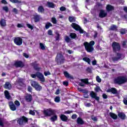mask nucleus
<instances>
[{"label":"nucleus","instance_id":"1","mask_svg":"<svg viewBox=\"0 0 127 127\" xmlns=\"http://www.w3.org/2000/svg\"><path fill=\"white\" fill-rule=\"evenodd\" d=\"M31 66L33 67L34 70L38 71V72H36L35 74H31V77L33 79H35V78H36L37 77L40 82L43 83L45 82V77H44V75H43L42 73L39 72V71H40V69H41V68L38 67V66H39V64H37V62L35 61L34 63H31Z\"/></svg>","mask_w":127,"mask_h":127},{"label":"nucleus","instance_id":"2","mask_svg":"<svg viewBox=\"0 0 127 127\" xmlns=\"http://www.w3.org/2000/svg\"><path fill=\"white\" fill-rule=\"evenodd\" d=\"M83 45L84 46L85 50L88 53H91L94 51V45H95V41H91L90 43L88 42H85L83 43Z\"/></svg>","mask_w":127,"mask_h":127},{"label":"nucleus","instance_id":"3","mask_svg":"<svg viewBox=\"0 0 127 127\" xmlns=\"http://www.w3.org/2000/svg\"><path fill=\"white\" fill-rule=\"evenodd\" d=\"M127 78L124 76H119L114 79L115 84L117 85H123L125 83H127Z\"/></svg>","mask_w":127,"mask_h":127},{"label":"nucleus","instance_id":"4","mask_svg":"<svg viewBox=\"0 0 127 127\" xmlns=\"http://www.w3.org/2000/svg\"><path fill=\"white\" fill-rule=\"evenodd\" d=\"M56 62H57L58 65H61L65 63V57L62 55V53L58 54L56 59Z\"/></svg>","mask_w":127,"mask_h":127},{"label":"nucleus","instance_id":"5","mask_svg":"<svg viewBox=\"0 0 127 127\" xmlns=\"http://www.w3.org/2000/svg\"><path fill=\"white\" fill-rule=\"evenodd\" d=\"M43 113L45 117H51V116H54V115L56 114V111L55 110L49 108L47 110H44Z\"/></svg>","mask_w":127,"mask_h":127},{"label":"nucleus","instance_id":"6","mask_svg":"<svg viewBox=\"0 0 127 127\" xmlns=\"http://www.w3.org/2000/svg\"><path fill=\"white\" fill-rule=\"evenodd\" d=\"M71 27L73 28L76 31H79V33L80 34H83V33H86V32L84 31V30L82 29V28H81V26L80 25H78V24H76V23H72L71 24Z\"/></svg>","mask_w":127,"mask_h":127},{"label":"nucleus","instance_id":"7","mask_svg":"<svg viewBox=\"0 0 127 127\" xmlns=\"http://www.w3.org/2000/svg\"><path fill=\"white\" fill-rule=\"evenodd\" d=\"M112 47L113 49V51L114 53H117L118 51H121V45L119 43L117 42H114L112 43Z\"/></svg>","mask_w":127,"mask_h":127},{"label":"nucleus","instance_id":"8","mask_svg":"<svg viewBox=\"0 0 127 127\" xmlns=\"http://www.w3.org/2000/svg\"><path fill=\"white\" fill-rule=\"evenodd\" d=\"M17 123L19 126H24L25 124L28 123V118L25 116H22L21 118L18 119Z\"/></svg>","mask_w":127,"mask_h":127},{"label":"nucleus","instance_id":"9","mask_svg":"<svg viewBox=\"0 0 127 127\" xmlns=\"http://www.w3.org/2000/svg\"><path fill=\"white\" fill-rule=\"evenodd\" d=\"M31 85L38 92H40V90H42V86H41V85H40V84H39L36 81H32L31 83Z\"/></svg>","mask_w":127,"mask_h":127},{"label":"nucleus","instance_id":"10","mask_svg":"<svg viewBox=\"0 0 127 127\" xmlns=\"http://www.w3.org/2000/svg\"><path fill=\"white\" fill-rule=\"evenodd\" d=\"M14 43L16 44V45H17V46H20V45H22V38L17 37H15L13 40Z\"/></svg>","mask_w":127,"mask_h":127},{"label":"nucleus","instance_id":"11","mask_svg":"<svg viewBox=\"0 0 127 127\" xmlns=\"http://www.w3.org/2000/svg\"><path fill=\"white\" fill-rule=\"evenodd\" d=\"M14 66H15L16 68H22L24 67V64L21 61H16L14 64Z\"/></svg>","mask_w":127,"mask_h":127},{"label":"nucleus","instance_id":"12","mask_svg":"<svg viewBox=\"0 0 127 127\" xmlns=\"http://www.w3.org/2000/svg\"><path fill=\"white\" fill-rule=\"evenodd\" d=\"M8 106L10 110L12 112H14V111H16V108H17L13 103V102L10 101L8 103Z\"/></svg>","mask_w":127,"mask_h":127},{"label":"nucleus","instance_id":"13","mask_svg":"<svg viewBox=\"0 0 127 127\" xmlns=\"http://www.w3.org/2000/svg\"><path fill=\"white\" fill-rule=\"evenodd\" d=\"M107 93H112L113 95H118V90L115 87H112L106 91Z\"/></svg>","mask_w":127,"mask_h":127},{"label":"nucleus","instance_id":"14","mask_svg":"<svg viewBox=\"0 0 127 127\" xmlns=\"http://www.w3.org/2000/svg\"><path fill=\"white\" fill-rule=\"evenodd\" d=\"M122 56L123 55L122 54L117 53V57H114L112 58V61H113V62H116V61H119V60H121Z\"/></svg>","mask_w":127,"mask_h":127},{"label":"nucleus","instance_id":"15","mask_svg":"<svg viewBox=\"0 0 127 127\" xmlns=\"http://www.w3.org/2000/svg\"><path fill=\"white\" fill-rule=\"evenodd\" d=\"M90 96L92 99H95L97 102L100 101V97L97 96V93H95L94 91H91L90 93Z\"/></svg>","mask_w":127,"mask_h":127},{"label":"nucleus","instance_id":"16","mask_svg":"<svg viewBox=\"0 0 127 127\" xmlns=\"http://www.w3.org/2000/svg\"><path fill=\"white\" fill-rule=\"evenodd\" d=\"M108 15L107 12H105V10L101 9L100 10V12L99 13V16L101 18H104V17H106V16Z\"/></svg>","mask_w":127,"mask_h":127},{"label":"nucleus","instance_id":"17","mask_svg":"<svg viewBox=\"0 0 127 127\" xmlns=\"http://www.w3.org/2000/svg\"><path fill=\"white\" fill-rule=\"evenodd\" d=\"M3 87L6 90H11V88H12L11 84L9 82H6L3 85Z\"/></svg>","mask_w":127,"mask_h":127},{"label":"nucleus","instance_id":"18","mask_svg":"<svg viewBox=\"0 0 127 127\" xmlns=\"http://www.w3.org/2000/svg\"><path fill=\"white\" fill-rule=\"evenodd\" d=\"M64 76L65 77V78H67V79H70L71 80H73V79H74V77H73V76L71 75V74H69V73H68V71H64Z\"/></svg>","mask_w":127,"mask_h":127},{"label":"nucleus","instance_id":"19","mask_svg":"<svg viewBox=\"0 0 127 127\" xmlns=\"http://www.w3.org/2000/svg\"><path fill=\"white\" fill-rule=\"evenodd\" d=\"M25 99L26 102H28V103H30V102H31L33 100L32 95H31V94H27L25 97Z\"/></svg>","mask_w":127,"mask_h":127},{"label":"nucleus","instance_id":"20","mask_svg":"<svg viewBox=\"0 0 127 127\" xmlns=\"http://www.w3.org/2000/svg\"><path fill=\"white\" fill-rule=\"evenodd\" d=\"M34 22H39L40 21V15L36 14L33 17Z\"/></svg>","mask_w":127,"mask_h":127},{"label":"nucleus","instance_id":"21","mask_svg":"<svg viewBox=\"0 0 127 127\" xmlns=\"http://www.w3.org/2000/svg\"><path fill=\"white\" fill-rule=\"evenodd\" d=\"M118 117L121 120H126V118H127L126 114H125V113H124L123 112H119L118 113Z\"/></svg>","mask_w":127,"mask_h":127},{"label":"nucleus","instance_id":"22","mask_svg":"<svg viewBox=\"0 0 127 127\" xmlns=\"http://www.w3.org/2000/svg\"><path fill=\"white\" fill-rule=\"evenodd\" d=\"M60 119L63 122H67L68 121V117L64 114H61L60 116Z\"/></svg>","mask_w":127,"mask_h":127},{"label":"nucleus","instance_id":"23","mask_svg":"<svg viewBox=\"0 0 127 127\" xmlns=\"http://www.w3.org/2000/svg\"><path fill=\"white\" fill-rule=\"evenodd\" d=\"M4 95L7 100H10V98H11V96H10V94H9V92L7 90L4 91Z\"/></svg>","mask_w":127,"mask_h":127},{"label":"nucleus","instance_id":"24","mask_svg":"<svg viewBox=\"0 0 127 127\" xmlns=\"http://www.w3.org/2000/svg\"><path fill=\"white\" fill-rule=\"evenodd\" d=\"M76 123L77 125H84L85 124V122H84V121L83 119H82L81 118H78L76 120Z\"/></svg>","mask_w":127,"mask_h":127},{"label":"nucleus","instance_id":"25","mask_svg":"<svg viewBox=\"0 0 127 127\" xmlns=\"http://www.w3.org/2000/svg\"><path fill=\"white\" fill-rule=\"evenodd\" d=\"M109 115L113 120H118V115L116 114L110 112Z\"/></svg>","mask_w":127,"mask_h":127},{"label":"nucleus","instance_id":"26","mask_svg":"<svg viewBox=\"0 0 127 127\" xmlns=\"http://www.w3.org/2000/svg\"><path fill=\"white\" fill-rule=\"evenodd\" d=\"M0 24L2 27L6 26V21L4 19L2 18L0 20Z\"/></svg>","mask_w":127,"mask_h":127},{"label":"nucleus","instance_id":"27","mask_svg":"<svg viewBox=\"0 0 127 127\" xmlns=\"http://www.w3.org/2000/svg\"><path fill=\"white\" fill-rule=\"evenodd\" d=\"M109 30H112V31H118V27L116 25H112L109 28Z\"/></svg>","mask_w":127,"mask_h":127},{"label":"nucleus","instance_id":"28","mask_svg":"<svg viewBox=\"0 0 127 127\" xmlns=\"http://www.w3.org/2000/svg\"><path fill=\"white\" fill-rule=\"evenodd\" d=\"M115 8H114V6H113L112 5L108 4L106 6V9L107 11H111L112 10H114Z\"/></svg>","mask_w":127,"mask_h":127},{"label":"nucleus","instance_id":"29","mask_svg":"<svg viewBox=\"0 0 127 127\" xmlns=\"http://www.w3.org/2000/svg\"><path fill=\"white\" fill-rule=\"evenodd\" d=\"M82 60L85 62H86L89 65H91V60L88 57H84L82 58Z\"/></svg>","mask_w":127,"mask_h":127},{"label":"nucleus","instance_id":"30","mask_svg":"<svg viewBox=\"0 0 127 127\" xmlns=\"http://www.w3.org/2000/svg\"><path fill=\"white\" fill-rule=\"evenodd\" d=\"M47 5H48V7H50L51 8H54V7H55V4H54L53 2L48 1Z\"/></svg>","mask_w":127,"mask_h":127},{"label":"nucleus","instance_id":"31","mask_svg":"<svg viewBox=\"0 0 127 127\" xmlns=\"http://www.w3.org/2000/svg\"><path fill=\"white\" fill-rule=\"evenodd\" d=\"M38 12H41V13H43V12H44L45 9L44 7H43V6H39L38 8Z\"/></svg>","mask_w":127,"mask_h":127},{"label":"nucleus","instance_id":"32","mask_svg":"<svg viewBox=\"0 0 127 127\" xmlns=\"http://www.w3.org/2000/svg\"><path fill=\"white\" fill-rule=\"evenodd\" d=\"M58 117L56 114L53 115V116L50 118L51 122H54L57 121Z\"/></svg>","mask_w":127,"mask_h":127},{"label":"nucleus","instance_id":"33","mask_svg":"<svg viewBox=\"0 0 127 127\" xmlns=\"http://www.w3.org/2000/svg\"><path fill=\"white\" fill-rule=\"evenodd\" d=\"M69 37L71 39H75L77 37V34L75 33H70Z\"/></svg>","mask_w":127,"mask_h":127},{"label":"nucleus","instance_id":"34","mask_svg":"<svg viewBox=\"0 0 127 127\" xmlns=\"http://www.w3.org/2000/svg\"><path fill=\"white\" fill-rule=\"evenodd\" d=\"M50 27H52V24L51 22H48L45 25L46 29H49Z\"/></svg>","mask_w":127,"mask_h":127},{"label":"nucleus","instance_id":"35","mask_svg":"<svg viewBox=\"0 0 127 127\" xmlns=\"http://www.w3.org/2000/svg\"><path fill=\"white\" fill-rule=\"evenodd\" d=\"M81 82H82V83H84V84H86L87 85H88V84H89V79H88V78L81 79Z\"/></svg>","mask_w":127,"mask_h":127},{"label":"nucleus","instance_id":"36","mask_svg":"<svg viewBox=\"0 0 127 127\" xmlns=\"http://www.w3.org/2000/svg\"><path fill=\"white\" fill-rule=\"evenodd\" d=\"M12 3H18V4L21 3V1L18 0H9Z\"/></svg>","mask_w":127,"mask_h":127},{"label":"nucleus","instance_id":"37","mask_svg":"<svg viewBox=\"0 0 127 127\" xmlns=\"http://www.w3.org/2000/svg\"><path fill=\"white\" fill-rule=\"evenodd\" d=\"M14 105L17 108H19V106H20V102L18 101V100H16L14 101Z\"/></svg>","mask_w":127,"mask_h":127},{"label":"nucleus","instance_id":"38","mask_svg":"<svg viewBox=\"0 0 127 127\" xmlns=\"http://www.w3.org/2000/svg\"><path fill=\"white\" fill-rule=\"evenodd\" d=\"M64 40L65 41H66V42H67V43H69V42L71 41V39H70V38H69L68 36H65L64 38Z\"/></svg>","mask_w":127,"mask_h":127},{"label":"nucleus","instance_id":"39","mask_svg":"<svg viewBox=\"0 0 127 127\" xmlns=\"http://www.w3.org/2000/svg\"><path fill=\"white\" fill-rule=\"evenodd\" d=\"M68 20L70 22H74V21H75V18H74V17L69 16L68 17Z\"/></svg>","mask_w":127,"mask_h":127},{"label":"nucleus","instance_id":"40","mask_svg":"<svg viewBox=\"0 0 127 127\" xmlns=\"http://www.w3.org/2000/svg\"><path fill=\"white\" fill-rule=\"evenodd\" d=\"M55 39L57 41H59L60 40V34L57 33V36L55 37Z\"/></svg>","mask_w":127,"mask_h":127},{"label":"nucleus","instance_id":"41","mask_svg":"<svg viewBox=\"0 0 127 127\" xmlns=\"http://www.w3.org/2000/svg\"><path fill=\"white\" fill-rule=\"evenodd\" d=\"M55 103H59L60 102V97L56 96L55 98Z\"/></svg>","mask_w":127,"mask_h":127},{"label":"nucleus","instance_id":"42","mask_svg":"<svg viewBox=\"0 0 127 127\" xmlns=\"http://www.w3.org/2000/svg\"><path fill=\"white\" fill-rule=\"evenodd\" d=\"M40 49H41L42 50H45V46L43 43H40Z\"/></svg>","mask_w":127,"mask_h":127},{"label":"nucleus","instance_id":"43","mask_svg":"<svg viewBox=\"0 0 127 127\" xmlns=\"http://www.w3.org/2000/svg\"><path fill=\"white\" fill-rule=\"evenodd\" d=\"M52 22L54 24H56L57 23V20H56V18L55 17H52Z\"/></svg>","mask_w":127,"mask_h":127},{"label":"nucleus","instance_id":"44","mask_svg":"<svg viewBox=\"0 0 127 127\" xmlns=\"http://www.w3.org/2000/svg\"><path fill=\"white\" fill-rule=\"evenodd\" d=\"M18 83L20 86H23V85L24 84L23 81H22V79H19L18 80Z\"/></svg>","mask_w":127,"mask_h":127},{"label":"nucleus","instance_id":"45","mask_svg":"<svg viewBox=\"0 0 127 127\" xmlns=\"http://www.w3.org/2000/svg\"><path fill=\"white\" fill-rule=\"evenodd\" d=\"M96 81L98 82V83H101L102 82V79L100 78V76L99 75H97L96 76Z\"/></svg>","mask_w":127,"mask_h":127},{"label":"nucleus","instance_id":"46","mask_svg":"<svg viewBox=\"0 0 127 127\" xmlns=\"http://www.w3.org/2000/svg\"><path fill=\"white\" fill-rule=\"evenodd\" d=\"M2 9H3V10H5V12H8L9 9H8V7H7V6H3L2 7Z\"/></svg>","mask_w":127,"mask_h":127},{"label":"nucleus","instance_id":"47","mask_svg":"<svg viewBox=\"0 0 127 127\" xmlns=\"http://www.w3.org/2000/svg\"><path fill=\"white\" fill-rule=\"evenodd\" d=\"M26 26H27L28 28H29L31 30H33V26L31 25L30 24L27 23Z\"/></svg>","mask_w":127,"mask_h":127},{"label":"nucleus","instance_id":"48","mask_svg":"<svg viewBox=\"0 0 127 127\" xmlns=\"http://www.w3.org/2000/svg\"><path fill=\"white\" fill-rule=\"evenodd\" d=\"M63 84L64 86H65L66 87H68V86H69V82L67 81H63Z\"/></svg>","mask_w":127,"mask_h":127},{"label":"nucleus","instance_id":"49","mask_svg":"<svg viewBox=\"0 0 127 127\" xmlns=\"http://www.w3.org/2000/svg\"><path fill=\"white\" fill-rule=\"evenodd\" d=\"M121 34H122V35H124V34H126V29H121L120 31Z\"/></svg>","mask_w":127,"mask_h":127},{"label":"nucleus","instance_id":"50","mask_svg":"<svg viewBox=\"0 0 127 127\" xmlns=\"http://www.w3.org/2000/svg\"><path fill=\"white\" fill-rule=\"evenodd\" d=\"M86 71L88 72V73H92V69L89 67H87L86 69Z\"/></svg>","mask_w":127,"mask_h":127},{"label":"nucleus","instance_id":"51","mask_svg":"<svg viewBox=\"0 0 127 127\" xmlns=\"http://www.w3.org/2000/svg\"><path fill=\"white\" fill-rule=\"evenodd\" d=\"M13 12H14L15 14H17L18 13V10L16 9V8H14L12 10Z\"/></svg>","mask_w":127,"mask_h":127},{"label":"nucleus","instance_id":"52","mask_svg":"<svg viewBox=\"0 0 127 127\" xmlns=\"http://www.w3.org/2000/svg\"><path fill=\"white\" fill-rule=\"evenodd\" d=\"M95 91L97 92H99L100 90H101V88H100V86H97L94 89Z\"/></svg>","mask_w":127,"mask_h":127},{"label":"nucleus","instance_id":"53","mask_svg":"<svg viewBox=\"0 0 127 127\" xmlns=\"http://www.w3.org/2000/svg\"><path fill=\"white\" fill-rule=\"evenodd\" d=\"M60 10H61V11H65V10H66V7L64 6H62L60 7Z\"/></svg>","mask_w":127,"mask_h":127},{"label":"nucleus","instance_id":"54","mask_svg":"<svg viewBox=\"0 0 127 127\" xmlns=\"http://www.w3.org/2000/svg\"><path fill=\"white\" fill-rule=\"evenodd\" d=\"M91 119L92 121H94V122H97L98 121V118L96 117H91Z\"/></svg>","mask_w":127,"mask_h":127},{"label":"nucleus","instance_id":"55","mask_svg":"<svg viewBox=\"0 0 127 127\" xmlns=\"http://www.w3.org/2000/svg\"><path fill=\"white\" fill-rule=\"evenodd\" d=\"M94 38H97L98 37V32L96 31H94V35L93 36Z\"/></svg>","mask_w":127,"mask_h":127},{"label":"nucleus","instance_id":"56","mask_svg":"<svg viewBox=\"0 0 127 127\" xmlns=\"http://www.w3.org/2000/svg\"><path fill=\"white\" fill-rule=\"evenodd\" d=\"M28 91L30 93H31V92H32V87H31V86H28Z\"/></svg>","mask_w":127,"mask_h":127},{"label":"nucleus","instance_id":"57","mask_svg":"<svg viewBox=\"0 0 127 127\" xmlns=\"http://www.w3.org/2000/svg\"><path fill=\"white\" fill-rule=\"evenodd\" d=\"M29 114L30 115H32V116H35V112L32 110H30Z\"/></svg>","mask_w":127,"mask_h":127},{"label":"nucleus","instance_id":"58","mask_svg":"<svg viewBox=\"0 0 127 127\" xmlns=\"http://www.w3.org/2000/svg\"><path fill=\"white\" fill-rule=\"evenodd\" d=\"M52 33H53V32L51 30H49L48 31V35H53Z\"/></svg>","mask_w":127,"mask_h":127},{"label":"nucleus","instance_id":"59","mask_svg":"<svg viewBox=\"0 0 127 127\" xmlns=\"http://www.w3.org/2000/svg\"><path fill=\"white\" fill-rule=\"evenodd\" d=\"M23 55L25 58H29V55H28L27 54L24 53L23 54Z\"/></svg>","mask_w":127,"mask_h":127},{"label":"nucleus","instance_id":"60","mask_svg":"<svg viewBox=\"0 0 127 127\" xmlns=\"http://www.w3.org/2000/svg\"><path fill=\"white\" fill-rule=\"evenodd\" d=\"M45 76H48V75H51V73L49 71L44 72V73Z\"/></svg>","mask_w":127,"mask_h":127},{"label":"nucleus","instance_id":"61","mask_svg":"<svg viewBox=\"0 0 127 127\" xmlns=\"http://www.w3.org/2000/svg\"><path fill=\"white\" fill-rule=\"evenodd\" d=\"M71 118L73 120H76V119H77V115H76V114L72 115L71 116Z\"/></svg>","mask_w":127,"mask_h":127},{"label":"nucleus","instance_id":"62","mask_svg":"<svg viewBox=\"0 0 127 127\" xmlns=\"http://www.w3.org/2000/svg\"><path fill=\"white\" fill-rule=\"evenodd\" d=\"M92 64L93 66H95V65H97V61L96 60H94L92 62Z\"/></svg>","mask_w":127,"mask_h":127},{"label":"nucleus","instance_id":"63","mask_svg":"<svg viewBox=\"0 0 127 127\" xmlns=\"http://www.w3.org/2000/svg\"><path fill=\"white\" fill-rule=\"evenodd\" d=\"M1 2L3 4H7V1H6V0H1Z\"/></svg>","mask_w":127,"mask_h":127},{"label":"nucleus","instance_id":"64","mask_svg":"<svg viewBox=\"0 0 127 127\" xmlns=\"http://www.w3.org/2000/svg\"><path fill=\"white\" fill-rule=\"evenodd\" d=\"M17 27L18 28H20L21 27H24V26H23V25L21 24H18L17 25Z\"/></svg>","mask_w":127,"mask_h":127}]
</instances>
